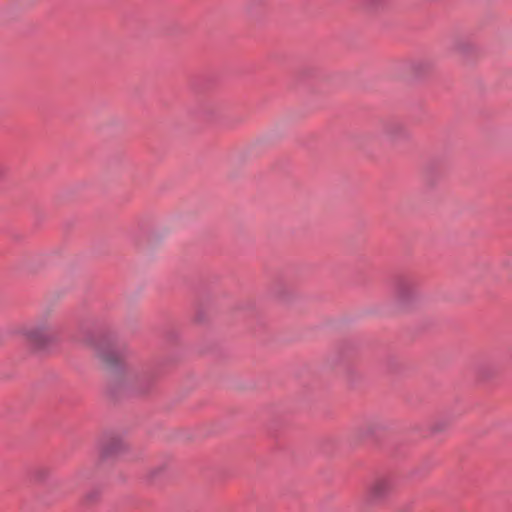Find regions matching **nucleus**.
<instances>
[{
	"label": "nucleus",
	"mask_w": 512,
	"mask_h": 512,
	"mask_svg": "<svg viewBox=\"0 0 512 512\" xmlns=\"http://www.w3.org/2000/svg\"><path fill=\"white\" fill-rule=\"evenodd\" d=\"M15 333L22 336L30 345L43 348L57 336V327L48 317H41L34 323L19 326Z\"/></svg>",
	"instance_id": "obj_1"
},
{
	"label": "nucleus",
	"mask_w": 512,
	"mask_h": 512,
	"mask_svg": "<svg viewBox=\"0 0 512 512\" xmlns=\"http://www.w3.org/2000/svg\"><path fill=\"white\" fill-rule=\"evenodd\" d=\"M414 299L413 279H401L394 288V301L399 309L405 310L412 306Z\"/></svg>",
	"instance_id": "obj_2"
},
{
	"label": "nucleus",
	"mask_w": 512,
	"mask_h": 512,
	"mask_svg": "<svg viewBox=\"0 0 512 512\" xmlns=\"http://www.w3.org/2000/svg\"><path fill=\"white\" fill-rule=\"evenodd\" d=\"M391 492L390 480L385 477L374 479L367 488V502L370 505H377L387 499Z\"/></svg>",
	"instance_id": "obj_3"
},
{
	"label": "nucleus",
	"mask_w": 512,
	"mask_h": 512,
	"mask_svg": "<svg viewBox=\"0 0 512 512\" xmlns=\"http://www.w3.org/2000/svg\"><path fill=\"white\" fill-rule=\"evenodd\" d=\"M452 50L459 55L468 56L474 52L475 47L470 41L466 39L456 38L453 40Z\"/></svg>",
	"instance_id": "obj_4"
},
{
	"label": "nucleus",
	"mask_w": 512,
	"mask_h": 512,
	"mask_svg": "<svg viewBox=\"0 0 512 512\" xmlns=\"http://www.w3.org/2000/svg\"><path fill=\"white\" fill-rule=\"evenodd\" d=\"M447 428H448V423L444 420H437V421L432 422L429 425V431L432 434L443 433L447 430Z\"/></svg>",
	"instance_id": "obj_6"
},
{
	"label": "nucleus",
	"mask_w": 512,
	"mask_h": 512,
	"mask_svg": "<svg viewBox=\"0 0 512 512\" xmlns=\"http://www.w3.org/2000/svg\"><path fill=\"white\" fill-rule=\"evenodd\" d=\"M440 179V173L433 167H430L424 171L423 181L428 188H432Z\"/></svg>",
	"instance_id": "obj_5"
}]
</instances>
